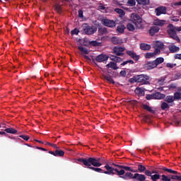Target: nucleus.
Here are the masks:
<instances>
[{
  "label": "nucleus",
  "instance_id": "obj_20",
  "mask_svg": "<svg viewBox=\"0 0 181 181\" xmlns=\"http://www.w3.org/2000/svg\"><path fill=\"white\" fill-rule=\"evenodd\" d=\"M160 30V28H159V27L158 26H152L149 30V33L151 36H153V35H155V33H158V32H159Z\"/></svg>",
  "mask_w": 181,
  "mask_h": 181
},
{
  "label": "nucleus",
  "instance_id": "obj_18",
  "mask_svg": "<svg viewBox=\"0 0 181 181\" xmlns=\"http://www.w3.org/2000/svg\"><path fill=\"white\" fill-rule=\"evenodd\" d=\"M134 93L139 97H144V95H145V90L142 88H136Z\"/></svg>",
  "mask_w": 181,
  "mask_h": 181
},
{
  "label": "nucleus",
  "instance_id": "obj_38",
  "mask_svg": "<svg viewBox=\"0 0 181 181\" xmlns=\"http://www.w3.org/2000/svg\"><path fill=\"white\" fill-rule=\"evenodd\" d=\"M139 5H149V0H136Z\"/></svg>",
  "mask_w": 181,
  "mask_h": 181
},
{
  "label": "nucleus",
  "instance_id": "obj_23",
  "mask_svg": "<svg viewBox=\"0 0 181 181\" xmlns=\"http://www.w3.org/2000/svg\"><path fill=\"white\" fill-rule=\"evenodd\" d=\"M103 80H106L111 84H115V82L114 81V79H112V77L110 75H104L103 76Z\"/></svg>",
  "mask_w": 181,
  "mask_h": 181
},
{
  "label": "nucleus",
  "instance_id": "obj_4",
  "mask_svg": "<svg viewBox=\"0 0 181 181\" xmlns=\"http://www.w3.org/2000/svg\"><path fill=\"white\" fill-rule=\"evenodd\" d=\"M176 30L180 32L181 27L177 28L176 27H174L173 24L168 25L167 30L168 34L172 39L176 40L178 43H180V39L177 36V34H176Z\"/></svg>",
  "mask_w": 181,
  "mask_h": 181
},
{
  "label": "nucleus",
  "instance_id": "obj_28",
  "mask_svg": "<svg viewBox=\"0 0 181 181\" xmlns=\"http://www.w3.org/2000/svg\"><path fill=\"white\" fill-rule=\"evenodd\" d=\"M123 179H134V174L132 173H124V175L122 177Z\"/></svg>",
  "mask_w": 181,
  "mask_h": 181
},
{
  "label": "nucleus",
  "instance_id": "obj_46",
  "mask_svg": "<svg viewBox=\"0 0 181 181\" xmlns=\"http://www.w3.org/2000/svg\"><path fill=\"white\" fill-rule=\"evenodd\" d=\"M122 167L124 170H127L128 172H135L132 168H131V167L124 166V165H122Z\"/></svg>",
  "mask_w": 181,
  "mask_h": 181
},
{
  "label": "nucleus",
  "instance_id": "obj_14",
  "mask_svg": "<svg viewBox=\"0 0 181 181\" xmlns=\"http://www.w3.org/2000/svg\"><path fill=\"white\" fill-rule=\"evenodd\" d=\"M153 25H154V26H165V25H166V21L156 18L154 20Z\"/></svg>",
  "mask_w": 181,
  "mask_h": 181
},
{
  "label": "nucleus",
  "instance_id": "obj_48",
  "mask_svg": "<svg viewBox=\"0 0 181 181\" xmlns=\"http://www.w3.org/2000/svg\"><path fill=\"white\" fill-rule=\"evenodd\" d=\"M80 31L77 28H74L73 30L71 31V34L73 35H78Z\"/></svg>",
  "mask_w": 181,
  "mask_h": 181
},
{
  "label": "nucleus",
  "instance_id": "obj_26",
  "mask_svg": "<svg viewBox=\"0 0 181 181\" xmlns=\"http://www.w3.org/2000/svg\"><path fill=\"white\" fill-rule=\"evenodd\" d=\"M160 108L163 110V111H168V110L170 108L169 104H168L166 102H163L161 103Z\"/></svg>",
  "mask_w": 181,
  "mask_h": 181
},
{
  "label": "nucleus",
  "instance_id": "obj_62",
  "mask_svg": "<svg viewBox=\"0 0 181 181\" xmlns=\"http://www.w3.org/2000/svg\"><path fill=\"white\" fill-rule=\"evenodd\" d=\"M78 16H79L80 18H83V11H82V10H79V11H78Z\"/></svg>",
  "mask_w": 181,
  "mask_h": 181
},
{
  "label": "nucleus",
  "instance_id": "obj_56",
  "mask_svg": "<svg viewBox=\"0 0 181 181\" xmlns=\"http://www.w3.org/2000/svg\"><path fill=\"white\" fill-rule=\"evenodd\" d=\"M116 63H121L122 62V59L119 57H116V61H115Z\"/></svg>",
  "mask_w": 181,
  "mask_h": 181
},
{
  "label": "nucleus",
  "instance_id": "obj_34",
  "mask_svg": "<svg viewBox=\"0 0 181 181\" xmlns=\"http://www.w3.org/2000/svg\"><path fill=\"white\" fill-rule=\"evenodd\" d=\"M127 29H128L130 32H134V30H135V26L134 24L129 23L127 25Z\"/></svg>",
  "mask_w": 181,
  "mask_h": 181
},
{
  "label": "nucleus",
  "instance_id": "obj_24",
  "mask_svg": "<svg viewBox=\"0 0 181 181\" xmlns=\"http://www.w3.org/2000/svg\"><path fill=\"white\" fill-rule=\"evenodd\" d=\"M140 49L141 50H151V45L146 43H141L140 45Z\"/></svg>",
  "mask_w": 181,
  "mask_h": 181
},
{
  "label": "nucleus",
  "instance_id": "obj_54",
  "mask_svg": "<svg viewBox=\"0 0 181 181\" xmlns=\"http://www.w3.org/2000/svg\"><path fill=\"white\" fill-rule=\"evenodd\" d=\"M166 66H167V67H168L169 69H173V67H175V66H176V64L168 63Z\"/></svg>",
  "mask_w": 181,
  "mask_h": 181
},
{
  "label": "nucleus",
  "instance_id": "obj_37",
  "mask_svg": "<svg viewBox=\"0 0 181 181\" xmlns=\"http://www.w3.org/2000/svg\"><path fill=\"white\" fill-rule=\"evenodd\" d=\"M107 28H100L98 29V33L99 35H107Z\"/></svg>",
  "mask_w": 181,
  "mask_h": 181
},
{
  "label": "nucleus",
  "instance_id": "obj_61",
  "mask_svg": "<svg viewBox=\"0 0 181 181\" xmlns=\"http://www.w3.org/2000/svg\"><path fill=\"white\" fill-rule=\"evenodd\" d=\"M120 76H122L123 77H125V76H127V72L125 71H120Z\"/></svg>",
  "mask_w": 181,
  "mask_h": 181
},
{
  "label": "nucleus",
  "instance_id": "obj_32",
  "mask_svg": "<svg viewBox=\"0 0 181 181\" xmlns=\"http://www.w3.org/2000/svg\"><path fill=\"white\" fill-rule=\"evenodd\" d=\"M89 169H91L92 170H94L95 172H98V173H105L104 170L98 168H94V167H89Z\"/></svg>",
  "mask_w": 181,
  "mask_h": 181
},
{
  "label": "nucleus",
  "instance_id": "obj_3",
  "mask_svg": "<svg viewBox=\"0 0 181 181\" xmlns=\"http://www.w3.org/2000/svg\"><path fill=\"white\" fill-rule=\"evenodd\" d=\"M78 160L83 163L87 168H91V165L95 168H100V166L103 165V163H101V158H79Z\"/></svg>",
  "mask_w": 181,
  "mask_h": 181
},
{
  "label": "nucleus",
  "instance_id": "obj_16",
  "mask_svg": "<svg viewBox=\"0 0 181 181\" xmlns=\"http://www.w3.org/2000/svg\"><path fill=\"white\" fill-rule=\"evenodd\" d=\"M144 67L146 69V70H152L153 69L156 68V65L155 64L154 61L148 62L145 64Z\"/></svg>",
  "mask_w": 181,
  "mask_h": 181
},
{
  "label": "nucleus",
  "instance_id": "obj_63",
  "mask_svg": "<svg viewBox=\"0 0 181 181\" xmlns=\"http://www.w3.org/2000/svg\"><path fill=\"white\" fill-rule=\"evenodd\" d=\"M172 21L174 22H179V18L177 17H173Z\"/></svg>",
  "mask_w": 181,
  "mask_h": 181
},
{
  "label": "nucleus",
  "instance_id": "obj_35",
  "mask_svg": "<svg viewBox=\"0 0 181 181\" xmlns=\"http://www.w3.org/2000/svg\"><path fill=\"white\" fill-rule=\"evenodd\" d=\"M5 132H7V134H16L18 131L13 128H7L5 129Z\"/></svg>",
  "mask_w": 181,
  "mask_h": 181
},
{
  "label": "nucleus",
  "instance_id": "obj_45",
  "mask_svg": "<svg viewBox=\"0 0 181 181\" xmlns=\"http://www.w3.org/2000/svg\"><path fill=\"white\" fill-rule=\"evenodd\" d=\"M128 63L129 64H134V60H127V61H124L121 64V66H125L126 64H128Z\"/></svg>",
  "mask_w": 181,
  "mask_h": 181
},
{
  "label": "nucleus",
  "instance_id": "obj_64",
  "mask_svg": "<svg viewBox=\"0 0 181 181\" xmlns=\"http://www.w3.org/2000/svg\"><path fill=\"white\" fill-rule=\"evenodd\" d=\"M153 173H154L155 175H156V174L159 173V171L156 170H153L151 171V175H153Z\"/></svg>",
  "mask_w": 181,
  "mask_h": 181
},
{
  "label": "nucleus",
  "instance_id": "obj_31",
  "mask_svg": "<svg viewBox=\"0 0 181 181\" xmlns=\"http://www.w3.org/2000/svg\"><path fill=\"white\" fill-rule=\"evenodd\" d=\"M117 32H119V33H124V32H125V25L122 24L118 25L117 28Z\"/></svg>",
  "mask_w": 181,
  "mask_h": 181
},
{
  "label": "nucleus",
  "instance_id": "obj_5",
  "mask_svg": "<svg viewBox=\"0 0 181 181\" xmlns=\"http://www.w3.org/2000/svg\"><path fill=\"white\" fill-rule=\"evenodd\" d=\"M134 81L136 83H141V84H150L149 76L144 74L134 76Z\"/></svg>",
  "mask_w": 181,
  "mask_h": 181
},
{
  "label": "nucleus",
  "instance_id": "obj_55",
  "mask_svg": "<svg viewBox=\"0 0 181 181\" xmlns=\"http://www.w3.org/2000/svg\"><path fill=\"white\" fill-rule=\"evenodd\" d=\"M20 138H22L23 139H24V141H29V136H28L22 135L20 136Z\"/></svg>",
  "mask_w": 181,
  "mask_h": 181
},
{
  "label": "nucleus",
  "instance_id": "obj_49",
  "mask_svg": "<svg viewBox=\"0 0 181 181\" xmlns=\"http://www.w3.org/2000/svg\"><path fill=\"white\" fill-rule=\"evenodd\" d=\"M89 44L91 45V46H99V44L97 41H90L89 42Z\"/></svg>",
  "mask_w": 181,
  "mask_h": 181
},
{
  "label": "nucleus",
  "instance_id": "obj_33",
  "mask_svg": "<svg viewBox=\"0 0 181 181\" xmlns=\"http://www.w3.org/2000/svg\"><path fill=\"white\" fill-rule=\"evenodd\" d=\"M115 12L119 14V16H121V18H122V16H125V11H124V10L121 8H115Z\"/></svg>",
  "mask_w": 181,
  "mask_h": 181
},
{
  "label": "nucleus",
  "instance_id": "obj_2",
  "mask_svg": "<svg viewBox=\"0 0 181 181\" xmlns=\"http://www.w3.org/2000/svg\"><path fill=\"white\" fill-rule=\"evenodd\" d=\"M115 167L112 168L110 166V165L106 164L105 168L106 169V172H105V175H117L120 177H123L124 175H125V170L122 165L113 164Z\"/></svg>",
  "mask_w": 181,
  "mask_h": 181
},
{
  "label": "nucleus",
  "instance_id": "obj_52",
  "mask_svg": "<svg viewBox=\"0 0 181 181\" xmlns=\"http://www.w3.org/2000/svg\"><path fill=\"white\" fill-rule=\"evenodd\" d=\"M146 100H154L153 93L152 95H146Z\"/></svg>",
  "mask_w": 181,
  "mask_h": 181
},
{
  "label": "nucleus",
  "instance_id": "obj_8",
  "mask_svg": "<svg viewBox=\"0 0 181 181\" xmlns=\"http://www.w3.org/2000/svg\"><path fill=\"white\" fill-rule=\"evenodd\" d=\"M101 23H103L104 26H107V28H115L116 25L115 21L107 18L102 19Z\"/></svg>",
  "mask_w": 181,
  "mask_h": 181
},
{
  "label": "nucleus",
  "instance_id": "obj_21",
  "mask_svg": "<svg viewBox=\"0 0 181 181\" xmlns=\"http://www.w3.org/2000/svg\"><path fill=\"white\" fill-rule=\"evenodd\" d=\"M153 97L154 100H163L165 98V94H162L159 92L153 93Z\"/></svg>",
  "mask_w": 181,
  "mask_h": 181
},
{
  "label": "nucleus",
  "instance_id": "obj_10",
  "mask_svg": "<svg viewBox=\"0 0 181 181\" xmlns=\"http://www.w3.org/2000/svg\"><path fill=\"white\" fill-rule=\"evenodd\" d=\"M126 54H127V56H129L131 59H133V60H134L135 62H138V60L141 59V56L136 54L134 50H127L126 52Z\"/></svg>",
  "mask_w": 181,
  "mask_h": 181
},
{
  "label": "nucleus",
  "instance_id": "obj_17",
  "mask_svg": "<svg viewBox=\"0 0 181 181\" xmlns=\"http://www.w3.org/2000/svg\"><path fill=\"white\" fill-rule=\"evenodd\" d=\"M134 179L139 181H145L146 180V177L143 174L135 173L134 175Z\"/></svg>",
  "mask_w": 181,
  "mask_h": 181
},
{
  "label": "nucleus",
  "instance_id": "obj_12",
  "mask_svg": "<svg viewBox=\"0 0 181 181\" xmlns=\"http://www.w3.org/2000/svg\"><path fill=\"white\" fill-rule=\"evenodd\" d=\"M55 151H49V153L53 155L54 156L62 157L64 156V151L63 150H60L59 148H56Z\"/></svg>",
  "mask_w": 181,
  "mask_h": 181
},
{
  "label": "nucleus",
  "instance_id": "obj_41",
  "mask_svg": "<svg viewBox=\"0 0 181 181\" xmlns=\"http://www.w3.org/2000/svg\"><path fill=\"white\" fill-rule=\"evenodd\" d=\"M174 100H181V93L175 92L174 93Z\"/></svg>",
  "mask_w": 181,
  "mask_h": 181
},
{
  "label": "nucleus",
  "instance_id": "obj_13",
  "mask_svg": "<svg viewBox=\"0 0 181 181\" xmlns=\"http://www.w3.org/2000/svg\"><path fill=\"white\" fill-rule=\"evenodd\" d=\"M110 57L105 54H100L95 57V61L98 63H103V62H107Z\"/></svg>",
  "mask_w": 181,
  "mask_h": 181
},
{
  "label": "nucleus",
  "instance_id": "obj_50",
  "mask_svg": "<svg viewBox=\"0 0 181 181\" xmlns=\"http://www.w3.org/2000/svg\"><path fill=\"white\" fill-rule=\"evenodd\" d=\"M155 50L153 52L154 54L156 56V54H160V50L159 48L154 47Z\"/></svg>",
  "mask_w": 181,
  "mask_h": 181
},
{
  "label": "nucleus",
  "instance_id": "obj_9",
  "mask_svg": "<svg viewBox=\"0 0 181 181\" xmlns=\"http://www.w3.org/2000/svg\"><path fill=\"white\" fill-rule=\"evenodd\" d=\"M124 52H125L124 47L116 46L113 48V53L117 56H124Z\"/></svg>",
  "mask_w": 181,
  "mask_h": 181
},
{
  "label": "nucleus",
  "instance_id": "obj_25",
  "mask_svg": "<svg viewBox=\"0 0 181 181\" xmlns=\"http://www.w3.org/2000/svg\"><path fill=\"white\" fill-rule=\"evenodd\" d=\"M165 62V59L163 57H158L154 60V64H156V67H158L159 64H162Z\"/></svg>",
  "mask_w": 181,
  "mask_h": 181
},
{
  "label": "nucleus",
  "instance_id": "obj_42",
  "mask_svg": "<svg viewBox=\"0 0 181 181\" xmlns=\"http://www.w3.org/2000/svg\"><path fill=\"white\" fill-rule=\"evenodd\" d=\"M177 87V83H171L167 86L168 90H175Z\"/></svg>",
  "mask_w": 181,
  "mask_h": 181
},
{
  "label": "nucleus",
  "instance_id": "obj_36",
  "mask_svg": "<svg viewBox=\"0 0 181 181\" xmlns=\"http://www.w3.org/2000/svg\"><path fill=\"white\" fill-rule=\"evenodd\" d=\"M138 170L140 173H144V172H145V170H146V167H145L144 165H142L141 164L138 165Z\"/></svg>",
  "mask_w": 181,
  "mask_h": 181
},
{
  "label": "nucleus",
  "instance_id": "obj_47",
  "mask_svg": "<svg viewBox=\"0 0 181 181\" xmlns=\"http://www.w3.org/2000/svg\"><path fill=\"white\" fill-rule=\"evenodd\" d=\"M54 8H55V11H57L58 13H62V6L57 4L55 5Z\"/></svg>",
  "mask_w": 181,
  "mask_h": 181
},
{
  "label": "nucleus",
  "instance_id": "obj_53",
  "mask_svg": "<svg viewBox=\"0 0 181 181\" xmlns=\"http://www.w3.org/2000/svg\"><path fill=\"white\" fill-rule=\"evenodd\" d=\"M47 145H49V146H52V148H54L55 149H59V147L56 144H53L51 143H47Z\"/></svg>",
  "mask_w": 181,
  "mask_h": 181
},
{
  "label": "nucleus",
  "instance_id": "obj_7",
  "mask_svg": "<svg viewBox=\"0 0 181 181\" xmlns=\"http://www.w3.org/2000/svg\"><path fill=\"white\" fill-rule=\"evenodd\" d=\"M83 32L86 35H93V33L97 32V28L85 24L83 25Z\"/></svg>",
  "mask_w": 181,
  "mask_h": 181
},
{
  "label": "nucleus",
  "instance_id": "obj_11",
  "mask_svg": "<svg viewBox=\"0 0 181 181\" xmlns=\"http://www.w3.org/2000/svg\"><path fill=\"white\" fill-rule=\"evenodd\" d=\"M167 8L165 6H158L155 9L156 16H160V15H165Z\"/></svg>",
  "mask_w": 181,
  "mask_h": 181
},
{
  "label": "nucleus",
  "instance_id": "obj_15",
  "mask_svg": "<svg viewBox=\"0 0 181 181\" xmlns=\"http://www.w3.org/2000/svg\"><path fill=\"white\" fill-rule=\"evenodd\" d=\"M111 42L113 45H122L124 43V40L117 37H112L111 38Z\"/></svg>",
  "mask_w": 181,
  "mask_h": 181
},
{
  "label": "nucleus",
  "instance_id": "obj_39",
  "mask_svg": "<svg viewBox=\"0 0 181 181\" xmlns=\"http://www.w3.org/2000/svg\"><path fill=\"white\" fill-rule=\"evenodd\" d=\"M143 108H144V110H146V111H148V112H153V110H152V107H151L148 105H144Z\"/></svg>",
  "mask_w": 181,
  "mask_h": 181
},
{
  "label": "nucleus",
  "instance_id": "obj_43",
  "mask_svg": "<svg viewBox=\"0 0 181 181\" xmlns=\"http://www.w3.org/2000/svg\"><path fill=\"white\" fill-rule=\"evenodd\" d=\"M136 4V2L135 1V0H128L127 1L128 6H135Z\"/></svg>",
  "mask_w": 181,
  "mask_h": 181
},
{
  "label": "nucleus",
  "instance_id": "obj_29",
  "mask_svg": "<svg viewBox=\"0 0 181 181\" xmlns=\"http://www.w3.org/2000/svg\"><path fill=\"white\" fill-rule=\"evenodd\" d=\"M163 42L157 41L156 42L155 45H154V47H156L157 49H159L160 50H161V49H163Z\"/></svg>",
  "mask_w": 181,
  "mask_h": 181
},
{
  "label": "nucleus",
  "instance_id": "obj_40",
  "mask_svg": "<svg viewBox=\"0 0 181 181\" xmlns=\"http://www.w3.org/2000/svg\"><path fill=\"white\" fill-rule=\"evenodd\" d=\"M154 52H148L146 54L145 57L146 59H152V57H155Z\"/></svg>",
  "mask_w": 181,
  "mask_h": 181
},
{
  "label": "nucleus",
  "instance_id": "obj_30",
  "mask_svg": "<svg viewBox=\"0 0 181 181\" xmlns=\"http://www.w3.org/2000/svg\"><path fill=\"white\" fill-rule=\"evenodd\" d=\"M165 101L168 103V104H170L175 101V98L174 96L172 95H168L165 98Z\"/></svg>",
  "mask_w": 181,
  "mask_h": 181
},
{
  "label": "nucleus",
  "instance_id": "obj_59",
  "mask_svg": "<svg viewBox=\"0 0 181 181\" xmlns=\"http://www.w3.org/2000/svg\"><path fill=\"white\" fill-rule=\"evenodd\" d=\"M175 59H178L179 60H181V54H176L175 55Z\"/></svg>",
  "mask_w": 181,
  "mask_h": 181
},
{
  "label": "nucleus",
  "instance_id": "obj_6",
  "mask_svg": "<svg viewBox=\"0 0 181 181\" xmlns=\"http://www.w3.org/2000/svg\"><path fill=\"white\" fill-rule=\"evenodd\" d=\"M132 19H133V23L136 28H141V23H142V18L139 15L136 13L132 14Z\"/></svg>",
  "mask_w": 181,
  "mask_h": 181
},
{
  "label": "nucleus",
  "instance_id": "obj_44",
  "mask_svg": "<svg viewBox=\"0 0 181 181\" xmlns=\"http://www.w3.org/2000/svg\"><path fill=\"white\" fill-rule=\"evenodd\" d=\"M78 44L83 46H87V40H86V39H79Z\"/></svg>",
  "mask_w": 181,
  "mask_h": 181
},
{
  "label": "nucleus",
  "instance_id": "obj_60",
  "mask_svg": "<svg viewBox=\"0 0 181 181\" xmlns=\"http://www.w3.org/2000/svg\"><path fill=\"white\" fill-rule=\"evenodd\" d=\"M98 9L100 11H105V6H103V5H100L98 6Z\"/></svg>",
  "mask_w": 181,
  "mask_h": 181
},
{
  "label": "nucleus",
  "instance_id": "obj_57",
  "mask_svg": "<svg viewBox=\"0 0 181 181\" xmlns=\"http://www.w3.org/2000/svg\"><path fill=\"white\" fill-rule=\"evenodd\" d=\"M173 6H181V1L174 3Z\"/></svg>",
  "mask_w": 181,
  "mask_h": 181
},
{
  "label": "nucleus",
  "instance_id": "obj_19",
  "mask_svg": "<svg viewBox=\"0 0 181 181\" xmlns=\"http://www.w3.org/2000/svg\"><path fill=\"white\" fill-rule=\"evenodd\" d=\"M168 49H169L170 53H176V52H179V50H180V48L179 47H177L176 45H175L173 44L168 46Z\"/></svg>",
  "mask_w": 181,
  "mask_h": 181
},
{
  "label": "nucleus",
  "instance_id": "obj_27",
  "mask_svg": "<svg viewBox=\"0 0 181 181\" xmlns=\"http://www.w3.org/2000/svg\"><path fill=\"white\" fill-rule=\"evenodd\" d=\"M78 50L82 53V54H88V49L84 47H78Z\"/></svg>",
  "mask_w": 181,
  "mask_h": 181
},
{
  "label": "nucleus",
  "instance_id": "obj_22",
  "mask_svg": "<svg viewBox=\"0 0 181 181\" xmlns=\"http://www.w3.org/2000/svg\"><path fill=\"white\" fill-rule=\"evenodd\" d=\"M107 69H112L113 70H117L118 66H117V63L114 62H111L110 63L106 65Z\"/></svg>",
  "mask_w": 181,
  "mask_h": 181
},
{
  "label": "nucleus",
  "instance_id": "obj_58",
  "mask_svg": "<svg viewBox=\"0 0 181 181\" xmlns=\"http://www.w3.org/2000/svg\"><path fill=\"white\" fill-rule=\"evenodd\" d=\"M110 60H112V62H115L116 59H117V56L111 55V56L110 57Z\"/></svg>",
  "mask_w": 181,
  "mask_h": 181
},
{
  "label": "nucleus",
  "instance_id": "obj_1",
  "mask_svg": "<svg viewBox=\"0 0 181 181\" xmlns=\"http://www.w3.org/2000/svg\"><path fill=\"white\" fill-rule=\"evenodd\" d=\"M162 170L164 172H168L170 173L168 175H160L159 173L151 175V179L153 181L159 180L161 177V180L163 181H170V180H178L181 181V173H178L176 170H173L172 169L167 168L166 167H163L161 168Z\"/></svg>",
  "mask_w": 181,
  "mask_h": 181
},
{
  "label": "nucleus",
  "instance_id": "obj_51",
  "mask_svg": "<svg viewBox=\"0 0 181 181\" xmlns=\"http://www.w3.org/2000/svg\"><path fill=\"white\" fill-rule=\"evenodd\" d=\"M145 175L146 176H150L151 177L152 176V173L151 171H149L148 170H146L144 171Z\"/></svg>",
  "mask_w": 181,
  "mask_h": 181
}]
</instances>
